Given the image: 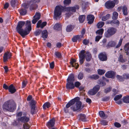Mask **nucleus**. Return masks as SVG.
I'll use <instances>...</instances> for the list:
<instances>
[{
    "label": "nucleus",
    "instance_id": "1",
    "mask_svg": "<svg viewBox=\"0 0 129 129\" xmlns=\"http://www.w3.org/2000/svg\"><path fill=\"white\" fill-rule=\"evenodd\" d=\"M25 24V22L23 21H20L18 22V24L16 27L17 31L23 37L28 34L31 30V25L30 21H27L26 24V29L25 30H23L22 27Z\"/></svg>",
    "mask_w": 129,
    "mask_h": 129
},
{
    "label": "nucleus",
    "instance_id": "2",
    "mask_svg": "<svg viewBox=\"0 0 129 129\" xmlns=\"http://www.w3.org/2000/svg\"><path fill=\"white\" fill-rule=\"evenodd\" d=\"M79 9V6L78 5L76 6L75 7H68L61 6H57L55 8L54 17L57 19V17L61 15L62 11L75 12L76 11V9Z\"/></svg>",
    "mask_w": 129,
    "mask_h": 129
},
{
    "label": "nucleus",
    "instance_id": "3",
    "mask_svg": "<svg viewBox=\"0 0 129 129\" xmlns=\"http://www.w3.org/2000/svg\"><path fill=\"white\" fill-rule=\"evenodd\" d=\"M3 109L5 111L13 112L16 107L15 102L12 100H10L6 102L3 106Z\"/></svg>",
    "mask_w": 129,
    "mask_h": 129
},
{
    "label": "nucleus",
    "instance_id": "4",
    "mask_svg": "<svg viewBox=\"0 0 129 129\" xmlns=\"http://www.w3.org/2000/svg\"><path fill=\"white\" fill-rule=\"evenodd\" d=\"M117 31V29L114 27H110L107 30L104 34L106 38H109L115 34Z\"/></svg>",
    "mask_w": 129,
    "mask_h": 129
},
{
    "label": "nucleus",
    "instance_id": "5",
    "mask_svg": "<svg viewBox=\"0 0 129 129\" xmlns=\"http://www.w3.org/2000/svg\"><path fill=\"white\" fill-rule=\"evenodd\" d=\"M79 57L85 58V57L86 60L88 61H89L91 58V55L90 53L88 52H87L85 53L84 50H82L79 53Z\"/></svg>",
    "mask_w": 129,
    "mask_h": 129
},
{
    "label": "nucleus",
    "instance_id": "6",
    "mask_svg": "<svg viewBox=\"0 0 129 129\" xmlns=\"http://www.w3.org/2000/svg\"><path fill=\"white\" fill-rule=\"evenodd\" d=\"M82 103L80 101H77L75 105L71 107V109L74 111H77L81 107Z\"/></svg>",
    "mask_w": 129,
    "mask_h": 129
},
{
    "label": "nucleus",
    "instance_id": "7",
    "mask_svg": "<svg viewBox=\"0 0 129 129\" xmlns=\"http://www.w3.org/2000/svg\"><path fill=\"white\" fill-rule=\"evenodd\" d=\"M100 89V86L99 85H96L94 87L93 89L88 92V93L91 95L95 94Z\"/></svg>",
    "mask_w": 129,
    "mask_h": 129
},
{
    "label": "nucleus",
    "instance_id": "8",
    "mask_svg": "<svg viewBox=\"0 0 129 129\" xmlns=\"http://www.w3.org/2000/svg\"><path fill=\"white\" fill-rule=\"evenodd\" d=\"M98 58L101 60L104 61H106L107 59V56L105 52H101L99 54Z\"/></svg>",
    "mask_w": 129,
    "mask_h": 129
},
{
    "label": "nucleus",
    "instance_id": "9",
    "mask_svg": "<svg viewBox=\"0 0 129 129\" xmlns=\"http://www.w3.org/2000/svg\"><path fill=\"white\" fill-rule=\"evenodd\" d=\"M116 75V73L112 71H109L107 72L105 74V76L108 78H114Z\"/></svg>",
    "mask_w": 129,
    "mask_h": 129
},
{
    "label": "nucleus",
    "instance_id": "10",
    "mask_svg": "<svg viewBox=\"0 0 129 129\" xmlns=\"http://www.w3.org/2000/svg\"><path fill=\"white\" fill-rule=\"evenodd\" d=\"M105 6L108 9L112 8L115 6V4L113 1H109L106 2L105 3Z\"/></svg>",
    "mask_w": 129,
    "mask_h": 129
},
{
    "label": "nucleus",
    "instance_id": "11",
    "mask_svg": "<svg viewBox=\"0 0 129 129\" xmlns=\"http://www.w3.org/2000/svg\"><path fill=\"white\" fill-rule=\"evenodd\" d=\"M40 14L39 13H36L35 15L34 16V18L32 21L33 24H35L37 21L40 19Z\"/></svg>",
    "mask_w": 129,
    "mask_h": 129
},
{
    "label": "nucleus",
    "instance_id": "12",
    "mask_svg": "<svg viewBox=\"0 0 129 129\" xmlns=\"http://www.w3.org/2000/svg\"><path fill=\"white\" fill-rule=\"evenodd\" d=\"M11 56L12 55L11 53L8 52L5 53L3 56L4 62H5L7 61L8 59L10 58Z\"/></svg>",
    "mask_w": 129,
    "mask_h": 129
},
{
    "label": "nucleus",
    "instance_id": "13",
    "mask_svg": "<svg viewBox=\"0 0 129 129\" xmlns=\"http://www.w3.org/2000/svg\"><path fill=\"white\" fill-rule=\"evenodd\" d=\"M29 120V119L28 117L26 116H24L20 117L18 118V121H20L23 122L25 123L28 121Z\"/></svg>",
    "mask_w": 129,
    "mask_h": 129
},
{
    "label": "nucleus",
    "instance_id": "14",
    "mask_svg": "<svg viewBox=\"0 0 129 129\" xmlns=\"http://www.w3.org/2000/svg\"><path fill=\"white\" fill-rule=\"evenodd\" d=\"M87 20L88 21V23L89 24H91L93 22L94 19V17L93 15H89L87 17Z\"/></svg>",
    "mask_w": 129,
    "mask_h": 129
},
{
    "label": "nucleus",
    "instance_id": "15",
    "mask_svg": "<svg viewBox=\"0 0 129 129\" xmlns=\"http://www.w3.org/2000/svg\"><path fill=\"white\" fill-rule=\"evenodd\" d=\"M55 118H53L48 122L47 124V126L48 127L53 126L55 124Z\"/></svg>",
    "mask_w": 129,
    "mask_h": 129
},
{
    "label": "nucleus",
    "instance_id": "16",
    "mask_svg": "<svg viewBox=\"0 0 129 129\" xmlns=\"http://www.w3.org/2000/svg\"><path fill=\"white\" fill-rule=\"evenodd\" d=\"M67 83L66 84V88L69 89H73L74 88V83L73 82H67Z\"/></svg>",
    "mask_w": 129,
    "mask_h": 129
},
{
    "label": "nucleus",
    "instance_id": "17",
    "mask_svg": "<svg viewBox=\"0 0 129 129\" xmlns=\"http://www.w3.org/2000/svg\"><path fill=\"white\" fill-rule=\"evenodd\" d=\"M81 37V36H79V35L75 36L72 38V41L73 42H77V40L79 42L82 39V37Z\"/></svg>",
    "mask_w": 129,
    "mask_h": 129
},
{
    "label": "nucleus",
    "instance_id": "18",
    "mask_svg": "<svg viewBox=\"0 0 129 129\" xmlns=\"http://www.w3.org/2000/svg\"><path fill=\"white\" fill-rule=\"evenodd\" d=\"M9 91L11 93H13L15 92L16 91V89L13 84H11L9 86Z\"/></svg>",
    "mask_w": 129,
    "mask_h": 129
},
{
    "label": "nucleus",
    "instance_id": "19",
    "mask_svg": "<svg viewBox=\"0 0 129 129\" xmlns=\"http://www.w3.org/2000/svg\"><path fill=\"white\" fill-rule=\"evenodd\" d=\"M124 49L126 55L129 56V43H127L125 45Z\"/></svg>",
    "mask_w": 129,
    "mask_h": 129
},
{
    "label": "nucleus",
    "instance_id": "20",
    "mask_svg": "<svg viewBox=\"0 0 129 129\" xmlns=\"http://www.w3.org/2000/svg\"><path fill=\"white\" fill-rule=\"evenodd\" d=\"M79 119L80 120L83 121L85 122L87 121L85 115L83 114H81L79 115Z\"/></svg>",
    "mask_w": 129,
    "mask_h": 129
},
{
    "label": "nucleus",
    "instance_id": "21",
    "mask_svg": "<svg viewBox=\"0 0 129 129\" xmlns=\"http://www.w3.org/2000/svg\"><path fill=\"white\" fill-rule=\"evenodd\" d=\"M30 4L31 5L30 9L31 10H34L38 7L37 5L35 3H33L32 2H30Z\"/></svg>",
    "mask_w": 129,
    "mask_h": 129
},
{
    "label": "nucleus",
    "instance_id": "22",
    "mask_svg": "<svg viewBox=\"0 0 129 129\" xmlns=\"http://www.w3.org/2000/svg\"><path fill=\"white\" fill-rule=\"evenodd\" d=\"M74 81V75L73 74H71L68 77L67 79V82H73Z\"/></svg>",
    "mask_w": 129,
    "mask_h": 129
},
{
    "label": "nucleus",
    "instance_id": "23",
    "mask_svg": "<svg viewBox=\"0 0 129 129\" xmlns=\"http://www.w3.org/2000/svg\"><path fill=\"white\" fill-rule=\"evenodd\" d=\"M42 37L44 38H46L48 36V33L47 31L46 30L43 31L42 32Z\"/></svg>",
    "mask_w": 129,
    "mask_h": 129
},
{
    "label": "nucleus",
    "instance_id": "24",
    "mask_svg": "<svg viewBox=\"0 0 129 129\" xmlns=\"http://www.w3.org/2000/svg\"><path fill=\"white\" fill-rule=\"evenodd\" d=\"M61 26L60 24L57 23L54 26V28L56 30H60L61 29Z\"/></svg>",
    "mask_w": 129,
    "mask_h": 129
},
{
    "label": "nucleus",
    "instance_id": "25",
    "mask_svg": "<svg viewBox=\"0 0 129 129\" xmlns=\"http://www.w3.org/2000/svg\"><path fill=\"white\" fill-rule=\"evenodd\" d=\"M122 100L124 102L126 103H129V95H127L123 97Z\"/></svg>",
    "mask_w": 129,
    "mask_h": 129
},
{
    "label": "nucleus",
    "instance_id": "26",
    "mask_svg": "<svg viewBox=\"0 0 129 129\" xmlns=\"http://www.w3.org/2000/svg\"><path fill=\"white\" fill-rule=\"evenodd\" d=\"M104 30L103 28H101L98 30L96 32V33L99 36H102L103 34Z\"/></svg>",
    "mask_w": 129,
    "mask_h": 129
},
{
    "label": "nucleus",
    "instance_id": "27",
    "mask_svg": "<svg viewBox=\"0 0 129 129\" xmlns=\"http://www.w3.org/2000/svg\"><path fill=\"white\" fill-rule=\"evenodd\" d=\"M99 77V76L97 75H93L89 76L88 78L91 79L96 80Z\"/></svg>",
    "mask_w": 129,
    "mask_h": 129
},
{
    "label": "nucleus",
    "instance_id": "28",
    "mask_svg": "<svg viewBox=\"0 0 129 129\" xmlns=\"http://www.w3.org/2000/svg\"><path fill=\"white\" fill-rule=\"evenodd\" d=\"M112 25L114 24L117 26H118L119 24V21L116 19H113L112 20Z\"/></svg>",
    "mask_w": 129,
    "mask_h": 129
},
{
    "label": "nucleus",
    "instance_id": "29",
    "mask_svg": "<svg viewBox=\"0 0 129 129\" xmlns=\"http://www.w3.org/2000/svg\"><path fill=\"white\" fill-rule=\"evenodd\" d=\"M85 18V16L84 15H81L79 16V20L80 23H82L84 21Z\"/></svg>",
    "mask_w": 129,
    "mask_h": 129
},
{
    "label": "nucleus",
    "instance_id": "30",
    "mask_svg": "<svg viewBox=\"0 0 129 129\" xmlns=\"http://www.w3.org/2000/svg\"><path fill=\"white\" fill-rule=\"evenodd\" d=\"M100 116L103 118H105L107 117V116L105 115L104 112L102 111H100L99 112Z\"/></svg>",
    "mask_w": 129,
    "mask_h": 129
},
{
    "label": "nucleus",
    "instance_id": "31",
    "mask_svg": "<svg viewBox=\"0 0 129 129\" xmlns=\"http://www.w3.org/2000/svg\"><path fill=\"white\" fill-rule=\"evenodd\" d=\"M51 106V104L49 102L45 103L43 106V108L44 109H46V108H49Z\"/></svg>",
    "mask_w": 129,
    "mask_h": 129
},
{
    "label": "nucleus",
    "instance_id": "32",
    "mask_svg": "<svg viewBox=\"0 0 129 129\" xmlns=\"http://www.w3.org/2000/svg\"><path fill=\"white\" fill-rule=\"evenodd\" d=\"M123 14L125 15H126L127 14V9L125 6H123L122 8Z\"/></svg>",
    "mask_w": 129,
    "mask_h": 129
},
{
    "label": "nucleus",
    "instance_id": "33",
    "mask_svg": "<svg viewBox=\"0 0 129 129\" xmlns=\"http://www.w3.org/2000/svg\"><path fill=\"white\" fill-rule=\"evenodd\" d=\"M118 60L120 62L123 63L125 62L126 60L124 59L123 58V56L122 55H120L118 58Z\"/></svg>",
    "mask_w": 129,
    "mask_h": 129
},
{
    "label": "nucleus",
    "instance_id": "34",
    "mask_svg": "<svg viewBox=\"0 0 129 129\" xmlns=\"http://www.w3.org/2000/svg\"><path fill=\"white\" fill-rule=\"evenodd\" d=\"M118 13L117 12H114L113 13L112 18L113 19H116L118 18Z\"/></svg>",
    "mask_w": 129,
    "mask_h": 129
},
{
    "label": "nucleus",
    "instance_id": "35",
    "mask_svg": "<svg viewBox=\"0 0 129 129\" xmlns=\"http://www.w3.org/2000/svg\"><path fill=\"white\" fill-rule=\"evenodd\" d=\"M78 98H75L74 99L71 100L69 102L70 103L71 106L72 105L74 104L76 102H77V99Z\"/></svg>",
    "mask_w": 129,
    "mask_h": 129
},
{
    "label": "nucleus",
    "instance_id": "36",
    "mask_svg": "<svg viewBox=\"0 0 129 129\" xmlns=\"http://www.w3.org/2000/svg\"><path fill=\"white\" fill-rule=\"evenodd\" d=\"M97 71L98 74L100 75L104 74L106 72L105 70L100 69H98Z\"/></svg>",
    "mask_w": 129,
    "mask_h": 129
},
{
    "label": "nucleus",
    "instance_id": "37",
    "mask_svg": "<svg viewBox=\"0 0 129 129\" xmlns=\"http://www.w3.org/2000/svg\"><path fill=\"white\" fill-rule=\"evenodd\" d=\"M116 77L118 80L119 81H124V79L123 77L119 75H117Z\"/></svg>",
    "mask_w": 129,
    "mask_h": 129
},
{
    "label": "nucleus",
    "instance_id": "38",
    "mask_svg": "<svg viewBox=\"0 0 129 129\" xmlns=\"http://www.w3.org/2000/svg\"><path fill=\"white\" fill-rule=\"evenodd\" d=\"M104 23L103 22H99L97 24V26L98 28H100L102 27L104 25Z\"/></svg>",
    "mask_w": 129,
    "mask_h": 129
},
{
    "label": "nucleus",
    "instance_id": "39",
    "mask_svg": "<svg viewBox=\"0 0 129 129\" xmlns=\"http://www.w3.org/2000/svg\"><path fill=\"white\" fill-rule=\"evenodd\" d=\"M55 54L58 58H61L62 57L61 54L60 52H55Z\"/></svg>",
    "mask_w": 129,
    "mask_h": 129
},
{
    "label": "nucleus",
    "instance_id": "40",
    "mask_svg": "<svg viewBox=\"0 0 129 129\" xmlns=\"http://www.w3.org/2000/svg\"><path fill=\"white\" fill-rule=\"evenodd\" d=\"M26 11L25 9H21L20 11V14L22 15H25L26 14Z\"/></svg>",
    "mask_w": 129,
    "mask_h": 129
},
{
    "label": "nucleus",
    "instance_id": "41",
    "mask_svg": "<svg viewBox=\"0 0 129 129\" xmlns=\"http://www.w3.org/2000/svg\"><path fill=\"white\" fill-rule=\"evenodd\" d=\"M71 0H64L63 1V4L64 5L67 6L71 4Z\"/></svg>",
    "mask_w": 129,
    "mask_h": 129
},
{
    "label": "nucleus",
    "instance_id": "42",
    "mask_svg": "<svg viewBox=\"0 0 129 129\" xmlns=\"http://www.w3.org/2000/svg\"><path fill=\"white\" fill-rule=\"evenodd\" d=\"M110 16V15L109 14H107L106 16L103 17L102 18V20L103 21H105L108 19L109 17Z\"/></svg>",
    "mask_w": 129,
    "mask_h": 129
},
{
    "label": "nucleus",
    "instance_id": "43",
    "mask_svg": "<svg viewBox=\"0 0 129 129\" xmlns=\"http://www.w3.org/2000/svg\"><path fill=\"white\" fill-rule=\"evenodd\" d=\"M30 126L28 123L24 124L23 125V129H29Z\"/></svg>",
    "mask_w": 129,
    "mask_h": 129
},
{
    "label": "nucleus",
    "instance_id": "44",
    "mask_svg": "<svg viewBox=\"0 0 129 129\" xmlns=\"http://www.w3.org/2000/svg\"><path fill=\"white\" fill-rule=\"evenodd\" d=\"M122 96V95L121 94L116 95L114 98V100L115 101H117V100L120 99Z\"/></svg>",
    "mask_w": 129,
    "mask_h": 129
},
{
    "label": "nucleus",
    "instance_id": "45",
    "mask_svg": "<svg viewBox=\"0 0 129 129\" xmlns=\"http://www.w3.org/2000/svg\"><path fill=\"white\" fill-rule=\"evenodd\" d=\"M31 107V114H34L36 112V110L35 109V107L33 106Z\"/></svg>",
    "mask_w": 129,
    "mask_h": 129
},
{
    "label": "nucleus",
    "instance_id": "46",
    "mask_svg": "<svg viewBox=\"0 0 129 129\" xmlns=\"http://www.w3.org/2000/svg\"><path fill=\"white\" fill-rule=\"evenodd\" d=\"M115 44V43L113 41L110 42L108 43V45L111 47L114 46Z\"/></svg>",
    "mask_w": 129,
    "mask_h": 129
},
{
    "label": "nucleus",
    "instance_id": "47",
    "mask_svg": "<svg viewBox=\"0 0 129 129\" xmlns=\"http://www.w3.org/2000/svg\"><path fill=\"white\" fill-rule=\"evenodd\" d=\"M29 4H30V2L28 3H25L23 4V6L24 8H28Z\"/></svg>",
    "mask_w": 129,
    "mask_h": 129
},
{
    "label": "nucleus",
    "instance_id": "48",
    "mask_svg": "<svg viewBox=\"0 0 129 129\" xmlns=\"http://www.w3.org/2000/svg\"><path fill=\"white\" fill-rule=\"evenodd\" d=\"M83 73H80L78 75V78L79 79L81 80L83 79Z\"/></svg>",
    "mask_w": 129,
    "mask_h": 129
},
{
    "label": "nucleus",
    "instance_id": "49",
    "mask_svg": "<svg viewBox=\"0 0 129 129\" xmlns=\"http://www.w3.org/2000/svg\"><path fill=\"white\" fill-rule=\"evenodd\" d=\"M47 24V22H42L39 26V27H41V28H43Z\"/></svg>",
    "mask_w": 129,
    "mask_h": 129
},
{
    "label": "nucleus",
    "instance_id": "50",
    "mask_svg": "<svg viewBox=\"0 0 129 129\" xmlns=\"http://www.w3.org/2000/svg\"><path fill=\"white\" fill-rule=\"evenodd\" d=\"M72 30V26L71 25H68L66 28V30L68 32H70Z\"/></svg>",
    "mask_w": 129,
    "mask_h": 129
},
{
    "label": "nucleus",
    "instance_id": "51",
    "mask_svg": "<svg viewBox=\"0 0 129 129\" xmlns=\"http://www.w3.org/2000/svg\"><path fill=\"white\" fill-rule=\"evenodd\" d=\"M102 36H97L95 38V41L97 42H98L100 40L102 37Z\"/></svg>",
    "mask_w": 129,
    "mask_h": 129
},
{
    "label": "nucleus",
    "instance_id": "52",
    "mask_svg": "<svg viewBox=\"0 0 129 129\" xmlns=\"http://www.w3.org/2000/svg\"><path fill=\"white\" fill-rule=\"evenodd\" d=\"M124 80L129 79V74H124L123 75Z\"/></svg>",
    "mask_w": 129,
    "mask_h": 129
},
{
    "label": "nucleus",
    "instance_id": "53",
    "mask_svg": "<svg viewBox=\"0 0 129 129\" xmlns=\"http://www.w3.org/2000/svg\"><path fill=\"white\" fill-rule=\"evenodd\" d=\"M80 63L81 64H82L83 63L85 60V58L81 57H79Z\"/></svg>",
    "mask_w": 129,
    "mask_h": 129
},
{
    "label": "nucleus",
    "instance_id": "54",
    "mask_svg": "<svg viewBox=\"0 0 129 129\" xmlns=\"http://www.w3.org/2000/svg\"><path fill=\"white\" fill-rule=\"evenodd\" d=\"M85 29H82L81 31V35H79L80 36H82V39L83 38L84 35L85 34Z\"/></svg>",
    "mask_w": 129,
    "mask_h": 129
},
{
    "label": "nucleus",
    "instance_id": "55",
    "mask_svg": "<svg viewBox=\"0 0 129 129\" xmlns=\"http://www.w3.org/2000/svg\"><path fill=\"white\" fill-rule=\"evenodd\" d=\"M27 84V82L26 81H23L22 83V88H23L25 87L26 86Z\"/></svg>",
    "mask_w": 129,
    "mask_h": 129
},
{
    "label": "nucleus",
    "instance_id": "56",
    "mask_svg": "<svg viewBox=\"0 0 129 129\" xmlns=\"http://www.w3.org/2000/svg\"><path fill=\"white\" fill-rule=\"evenodd\" d=\"M122 39H120L118 42V44L117 45V46L116 47V48H118L122 44Z\"/></svg>",
    "mask_w": 129,
    "mask_h": 129
},
{
    "label": "nucleus",
    "instance_id": "57",
    "mask_svg": "<svg viewBox=\"0 0 129 129\" xmlns=\"http://www.w3.org/2000/svg\"><path fill=\"white\" fill-rule=\"evenodd\" d=\"M41 31L40 30H37L35 33V34L36 36L39 35L41 33Z\"/></svg>",
    "mask_w": 129,
    "mask_h": 129
},
{
    "label": "nucleus",
    "instance_id": "58",
    "mask_svg": "<svg viewBox=\"0 0 129 129\" xmlns=\"http://www.w3.org/2000/svg\"><path fill=\"white\" fill-rule=\"evenodd\" d=\"M111 89V87H109L105 89L104 91V92L105 93H107L108 92H109L110 91Z\"/></svg>",
    "mask_w": 129,
    "mask_h": 129
},
{
    "label": "nucleus",
    "instance_id": "59",
    "mask_svg": "<svg viewBox=\"0 0 129 129\" xmlns=\"http://www.w3.org/2000/svg\"><path fill=\"white\" fill-rule=\"evenodd\" d=\"M76 60L74 59H71L70 63L72 66H74V64L76 62Z\"/></svg>",
    "mask_w": 129,
    "mask_h": 129
},
{
    "label": "nucleus",
    "instance_id": "60",
    "mask_svg": "<svg viewBox=\"0 0 129 129\" xmlns=\"http://www.w3.org/2000/svg\"><path fill=\"white\" fill-rule=\"evenodd\" d=\"M80 85V83L78 81L75 82L74 84L75 86L77 88L79 87Z\"/></svg>",
    "mask_w": 129,
    "mask_h": 129
},
{
    "label": "nucleus",
    "instance_id": "61",
    "mask_svg": "<svg viewBox=\"0 0 129 129\" xmlns=\"http://www.w3.org/2000/svg\"><path fill=\"white\" fill-rule=\"evenodd\" d=\"M36 104V102L35 101L32 100L31 103V107L34 106L35 107V105Z\"/></svg>",
    "mask_w": 129,
    "mask_h": 129
},
{
    "label": "nucleus",
    "instance_id": "62",
    "mask_svg": "<svg viewBox=\"0 0 129 129\" xmlns=\"http://www.w3.org/2000/svg\"><path fill=\"white\" fill-rule=\"evenodd\" d=\"M54 61H53L50 63V67L51 69H53L54 68Z\"/></svg>",
    "mask_w": 129,
    "mask_h": 129
},
{
    "label": "nucleus",
    "instance_id": "63",
    "mask_svg": "<svg viewBox=\"0 0 129 129\" xmlns=\"http://www.w3.org/2000/svg\"><path fill=\"white\" fill-rule=\"evenodd\" d=\"M115 126L117 127H120L121 126V125L119 123L116 122L114 124Z\"/></svg>",
    "mask_w": 129,
    "mask_h": 129
},
{
    "label": "nucleus",
    "instance_id": "64",
    "mask_svg": "<svg viewBox=\"0 0 129 129\" xmlns=\"http://www.w3.org/2000/svg\"><path fill=\"white\" fill-rule=\"evenodd\" d=\"M89 42V41L88 40H87L86 39L84 40L83 42V43L85 45H87L88 44V43Z\"/></svg>",
    "mask_w": 129,
    "mask_h": 129
}]
</instances>
